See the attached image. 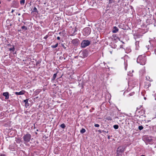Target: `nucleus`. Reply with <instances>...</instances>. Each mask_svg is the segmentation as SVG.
Masks as SVG:
<instances>
[{
  "label": "nucleus",
  "instance_id": "f257e3e1",
  "mask_svg": "<svg viewBox=\"0 0 156 156\" xmlns=\"http://www.w3.org/2000/svg\"><path fill=\"white\" fill-rule=\"evenodd\" d=\"M146 56L145 55H140L137 58V62L140 63L141 65H144L146 62Z\"/></svg>",
  "mask_w": 156,
  "mask_h": 156
},
{
  "label": "nucleus",
  "instance_id": "f03ea898",
  "mask_svg": "<svg viewBox=\"0 0 156 156\" xmlns=\"http://www.w3.org/2000/svg\"><path fill=\"white\" fill-rule=\"evenodd\" d=\"M31 136L30 134H27L25 135L23 138L24 141V144L27 143L29 142L30 140Z\"/></svg>",
  "mask_w": 156,
  "mask_h": 156
},
{
  "label": "nucleus",
  "instance_id": "7ed1b4c3",
  "mask_svg": "<svg viewBox=\"0 0 156 156\" xmlns=\"http://www.w3.org/2000/svg\"><path fill=\"white\" fill-rule=\"evenodd\" d=\"M83 34L87 36L90 34L91 32V29L89 27H87L83 30Z\"/></svg>",
  "mask_w": 156,
  "mask_h": 156
},
{
  "label": "nucleus",
  "instance_id": "20e7f679",
  "mask_svg": "<svg viewBox=\"0 0 156 156\" xmlns=\"http://www.w3.org/2000/svg\"><path fill=\"white\" fill-rule=\"evenodd\" d=\"M90 44V42L88 40H83L81 43V46L82 48H85L88 46Z\"/></svg>",
  "mask_w": 156,
  "mask_h": 156
},
{
  "label": "nucleus",
  "instance_id": "39448f33",
  "mask_svg": "<svg viewBox=\"0 0 156 156\" xmlns=\"http://www.w3.org/2000/svg\"><path fill=\"white\" fill-rule=\"evenodd\" d=\"M125 148L123 146H120L117 149V151L119 153H122L124 152Z\"/></svg>",
  "mask_w": 156,
  "mask_h": 156
},
{
  "label": "nucleus",
  "instance_id": "423d86ee",
  "mask_svg": "<svg viewBox=\"0 0 156 156\" xmlns=\"http://www.w3.org/2000/svg\"><path fill=\"white\" fill-rule=\"evenodd\" d=\"M79 40L77 39H75L72 40V43L75 45H77L78 44Z\"/></svg>",
  "mask_w": 156,
  "mask_h": 156
},
{
  "label": "nucleus",
  "instance_id": "0eeeda50",
  "mask_svg": "<svg viewBox=\"0 0 156 156\" xmlns=\"http://www.w3.org/2000/svg\"><path fill=\"white\" fill-rule=\"evenodd\" d=\"M25 91L23 90H22L20 91V92H16L15 94L16 95H21L25 93Z\"/></svg>",
  "mask_w": 156,
  "mask_h": 156
},
{
  "label": "nucleus",
  "instance_id": "6e6552de",
  "mask_svg": "<svg viewBox=\"0 0 156 156\" xmlns=\"http://www.w3.org/2000/svg\"><path fill=\"white\" fill-rule=\"evenodd\" d=\"M3 95L5 97V99H8L9 98V94L8 92H4L3 94Z\"/></svg>",
  "mask_w": 156,
  "mask_h": 156
},
{
  "label": "nucleus",
  "instance_id": "1a4fd4ad",
  "mask_svg": "<svg viewBox=\"0 0 156 156\" xmlns=\"http://www.w3.org/2000/svg\"><path fill=\"white\" fill-rule=\"evenodd\" d=\"M119 31V29L116 27H114L113 28L112 32L113 33H116Z\"/></svg>",
  "mask_w": 156,
  "mask_h": 156
},
{
  "label": "nucleus",
  "instance_id": "9d476101",
  "mask_svg": "<svg viewBox=\"0 0 156 156\" xmlns=\"http://www.w3.org/2000/svg\"><path fill=\"white\" fill-rule=\"evenodd\" d=\"M29 99H26L23 101L25 103V106L26 107H27L29 106V104L28 103Z\"/></svg>",
  "mask_w": 156,
  "mask_h": 156
},
{
  "label": "nucleus",
  "instance_id": "9b49d317",
  "mask_svg": "<svg viewBox=\"0 0 156 156\" xmlns=\"http://www.w3.org/2000/svg\"><path fill=\"white\" fill-rule=\"evenodd\" d=\"M80 53L83 55V57L85 58L87 57V54L86 53V52L84 51H82L80 52Z\"/></svg>",
  "mask_w": 156,
  "mask_h": 156
},
{
  "label": "nucleus",
  "instance_id": "f8f14e48",
  "mask_svg": "<svg viewBox=\"0 0 156 156\" xmlns=\"http://www.w3.org/2000/svg\"><path fill=\"white\" fill-rule=\"evenodd\" d=\"M146 79L147 80V82H150L152 81H153V80L152 78H151L149 76H147L146 77Z\"/></svg>",
  "mask_w": 156,
  "mask_h": 156
},
{
  "label": "nucleus",
  "instance_id": "ddd939ff",
  "mask_svg": "<svg viewBox=\"0 0 156 156\" xmlns=\"http://www.w3.org/2000/svg\"><path fill=\"white\" fill-rule=\"evenodd\" d=\"M151 84L149 82H146L145 83V86L146 87H149L150 86Z\"/></svg>",
  "mask_w": 156,
  "mask_h": 156
},
{
  "label": "nucleus",
  "instance_id": "4468645a",
  "mask_svg": "<svg viewBox=\"0 0 156 156\" xmlns=\"http://www.w3.org/2000/svg\"><path fill=\"white\" fill-rule=\"evenodd\" d=\"M58 45V43H57L55 45H52L51 46V47L52 48H56Z\"/></svg>",
  "mask_w": 156,
  "mask_h": 156
},
{
  "label": "nucleus",
  "instance_id": "2eb2a0df",
  "mask_svg": "<svg viewBox=\"0 0 156 156\" xmlns=\"http://www.w3.org/2000/svg\"><path fill=\"white\" fill-rule=\"evenodd\" d=\"M21 28L22 30H26L27 29V27L25 26H22L21 27Z\"/></svg>",
  "mask_w": 156,
  "mask_h": 156
},
{
  "label": "nucleus",
  "instance_id": "dca6fc26",
  "mask_svg": "<svg viewBox=\"0 0 156 156\" xmlns=\"http://www.w3.org/2000/svg\"><path fill=\"white\" fill-rule=\"evenodd\" d=\"M25 0H21L20 1V4L21 5H23L24 4Z\"/></svg>",
  "mask_w": 156,
  "mask_h": 156
},
{
  "label": "nucleus",
  "instance_id": "f3484780",
  "mask_svg": "<svg viewBox=\"0 0 156 156\" xmlns=\"http://www.w3.org/2000/svg\"><path fill=\"white\" fill-rule=\"evenodd\" d=\"M15 50V48L14 46H13V47L11 48H9V51H12L13 52H14Z\"/></svg>",
  "mask_w": 156,
  "mask_h": 156
},
{
  "label": "nucleus",
  "instance_id": "a211bd4d",
  "mask_svg": "<svg viewBox=\"0 0 156 156\" xmlns=\"http://www.w3.org/2000/svg\"><path fill=\"white\" fill-rule=\"evenodd\" d=\"M86 132V130L84 129L83 128L80 130V132L82 133H83Z\"/></svg>",
  "mask_w": 156,
  "mask_h": 156
},
{
  "label": "nucleus",
  "instance_id": "6ab92c4d",
  "mask_svg": "<svg viewBox=\"0 0 156 156\" xmlns=\"http://www.w3.org/2000/svg\"><path fill=\"white\" fill-rule=\"evenodd\" d=\"M57 76V73H55L54 74V75L53 76L52 80H54L55 78H56Z\"/></svg>",
  "mask_w": 156,
  "mask_h": 156
},
{
  "label": "nucleus",
  "instance_id": "aec40b11",
  "mask_svg": "<svg viewBox=\"0 0 156 156\" xmlns=\"http://www.w3.org/2000/svg\"><path fill=\"white\" fill-rule=\"evenodd\" d=\"M113 127L115 129H117L119 128V126L117 125H115L113 126Z\"/></svg>",
  "mask_w": 156,
  "mask_h": 156
},
{
  "label": "nucleus",
  "instance_id": "412c9836",
  "mask_svg": "<svg viewBox=\"0 0 156 156\" xmlns=\"http://www.w3.org/2000/svg\"><path fill=\"white\" fill-rule=\"evenodd\" d=\"M60 126L61 128H63V129L65 128V127H66V126L64 123H63V124H62L60 125Z\"/></svg>",
  "mask_w": 156,
  "mask_h": 156
},
{
  "label": "nucleus",
  "instance_id": "4be33fe9",
  "mask_svg": "<svg viewBox=\"0 0 156 156\" xmlns=\"http://www.w3.org/2000/svg\"><path fill=\"white\" fill-rule=\"evenodd\" d=\"M144 127L142 126H139L138 127V129L141 130L143 129Z\"/></svg>",
  "mask_w": 156,
  "mask_h": 156
},
{
  "label": "nucleus",
  "instance_id": "5701e85b",
  "mask_svg": "<svg viewBox=\"0 0 156 156\" xmlns=\"http://www.w3.org/2000/svg\"><path fill=\"white\" fill-rule=\"evenodd\" d=\"M33 12H37V8L35 7L33 9Z\"/></svg>",
  "mask_w": 156,
  "mask_h": 156
},
{
  "label": "nucleus",
  "instance_id": "b1692460",
  "mask_svg": "<svg viewBox=\"0 0 156 156\" xmlns=\"http://www.w3.org/2000/svg\"><path fill=\"white\" fill-rule=\"evenodd\" d=\"M48 35L45 36L44 38V39H46L48 37Z\"/></svg>",
  "mask_w": 156,
  "mask_h": 156
},
{
  "label": "nucleus",
  "instance_id": "393cba45",
  "mask_svg": "<svg viewBox=\"0 0 156 156\" xmlns=\"http://www.w3.org/2000/svg\"><path fill=\"white\" fill-rule=\"evenodd\" d=\"M94 126L96 127H98L99 126V125L98 124H95Z\"/></svg>",
  "mask_w": 156,
  "mask_h": 156
},
{
  "label": "nucleus",
  "instance_id": "a878e982",
  "mask_svg": "<svg viewBox=\"0 0 156 156\" xmlns=\"http://www.w3.org/2000/svg\"><path fill=\"white\" fill-rule=\"evenodd\" d=\"M116 156H122V154H119L118 153L117 154Z\"/></svg>",
  "mask_w": 156,
  "mask_h": 156
},
{
  "label": "nucleus",
  "instance_id": "bb28decb",
  "mask_svg": "<svg viewBox=\"0 0 156 156\" xmlns=\"http://www.w3.org/2000/svg\"><path fill=\"white\" fill-rule=\"evenodd\" d=\"M40 62L39 61H37L36 62V66H37L38 64H39L40 63Z\"/></svg>",
  "mask_w": 156,
  "mask_h": 156
},
{
  "label": "nucleus",
  "instance_id": "cd10ccee",
  "mask_svg": "<svg viewBox=\"0 0 156 156\" xmlns=\"http://www.w3.org/2000/svg\"><path fill=\"white\" fill-rule=\"evenodd\" d=\"M149 45H148V46H146V47L147 48V49L148 50L149 48Z\"/></svg>",
  "mask_w": 156,
  "mask_h": 156
},
{
  "label": "nucleus",
  "instance_id": "c85d7f7f",
  "mask_svg": "<svg viewBox=\"0 0 156 156\" xmlns=\"http://www.w3.org/2000/svg\"><path fill=\"white\" fill-rule=\"evenodd\" d=\"M0 156H5V155L4 154H1L0 155Z\"/></svg>",
  "mask_w": 156,
  "mask_h": 156
},
{
  "label": "nucleus",
  "instance_id": "c756f323",
  "mask_svg": "<svg viewBox=\"0 0 156 156\" xmlns=\"http://www.w3.org/2000/svg\"><path fill=\"white\" fill-rule=\"evenodd\" d=\"M60 39V38L59 37H57V39L58 40H59Z\"/></svg>",
  "mask_w": 156,
  "mask_h": 156
},
{
  "label": "nucleus",
  "instance_id": "7c9ffc66",
  "mask_svg": "<svg viewBox=\"0 0 156 156\" xmlns=\"http://www.w3.org/2000/svg\"><path fill=\"white\" fill-rule=\"evenodd\" d=\"M76 31H77V30L76 29V28L75 29V30H74L73 32L75 33V32H76Z\"/></svg>",
  "mask_w": 156,
  "mask_h": 156
},
{
  "label": "nucleus",
  "instance_id": "2f4dec72",
  "mask_svg": "<svg viewBox=\"0 0 156 156\" xmlns=\"http://www.w3.org/2000/svg\"><path fill=\"white\" fill-rule=\"evenodd\" d=\"M110 136L109 135H108V139H110Z\"/></svg>",
  "mask_w": 156,
  "mask_h": 156
},
{
  "label": "nucleus",
  "instance_id": "473e14b6",
  "mask_svg": "<svg viewBox=\"0 0 156 156\" xmlns=\"http://www.w3.org/2000/svg\"><path fill=\"white\" fill-rule=\"evenodd\" d=\"M14 10L13 9H12L11 11V12L13 13L14 12Z\"/></svg>",
  "mask_w": 156,
  "mask_h": 156
},
{
  "label": "nucleus",
  "instance_id": "72a5a7b5",
  "mask_svg": "<svg viewBox=\"0 0 156 156\" xmlns=\"http://www.w3.org/2000/svg\"><path fill=\"white\" fill-rule=\"evenodd\" d=\"M62 46L63 47V48H64L65 49L66 48V47H65L64 45H63Z\"/></svg>",
  "mask_w": 156,
  "mask_h": 156
},
{
  "label": "nucleus",
  "instance_id": "f704fd0d",
  "mask_svg": "<svg viewBox=\"0 0 156 156\" xmlns=\"http://www.w3.org/2000/svg\"><path fill=\"white\" fill-rule=\"evenodd\" d=\"M98 131H99L100 133H101V130H98Z\"/></svg>",
  "mask_w": 156,
  "mask_h": 156
},
{
  "label": "nucleus",
  "instance_id": "c9c22d12",
  "mask_svg": "<svg viewBox=\"0 0 156 156\" xmlns=\"http://www.w3.org/2000/svg\"><path fill=\"white\" fill-rule=\"evenodd\" d=\"M137 43H139V42H138V41H136V44H137Z\"/></svg>",
  "mask_w": 156,
  "mask_h": 156
},
{
  "label": "nucleus",
  "instance_id": "e433bc0d",
  "mask_svg": "<svg viewBox=\"0 0 156 156\" xmlns=\"http://www.w3.org/2000/svg\"><path fill=\"white\" fill-rule=\"evenodd\" d=\"M18 16H20V13H19L18 14Z\"/></svg>",
  "mask_w": 156,
  "mask_h": 156
},
{
  "label": "nucleus",
  "instance_id": "4c0bfd02",
  "mask_svg": "<svg viewBox=\"0 0 156 156\" xmlns=\"http://www.w3.org/2000/svg\"><path fill=\"white\" fill-rule=\"evenodd\" d=\"M8 45H9V46H11V44H8Z\"/></svg>",
  "mask_w": 156,
  "mask_h": 156
},
{
  "label": "nucleus",
  "instance_id": "58836bf2",
  "mask_svg": "<svg viewBox=\"0 0 156 156\" xmlns=\"http://www.w3.org/2000/svg\"><path fill=\"white\" fill-rule=\"evenodd\" d=\"M129 95L130 96H131V94H129Z\"/></svg>",
  "mask_w": 156,
  "mask_h": 156
},
{
  "label": "nucleus",
  "instance_id": "ea45409f",
  "mask_svg": "<svg viewBox=\"0 0 156 156\" xmlns=\"http://www.w3.org/2000/svg\"><path fill=\"white\" fill-rule=\"evenodd\" d=\"M144 99H146V98L144 97Z\"/></svg>",
  "mask_w": 156,
  "mask_h": 156
},
{
  "label": "nucleus",
  "instance_id": "a19ab883",
  "mask_svg": "<svg viewBox=\"0 0 156 156\" xmlns=\"http://www.w3.org/2000/svg\"><path fill=\"white\" fill-rule=\"evenodd\" d=\"M125 69L126 70V67H125Z\"/></svg>",
  "mask_w": 156,
  "mask_h": 156
},
{
  "label": "nucleus",
  "instance_id": "79ce46f5",
  "mask_svg": "<svg viewBox=\"0 0 156 156\" xmlns=\"http://www.w3.org/2000/svg\"><path fill=\"white\" fill-rule=\"evenodd\" d=\"M1 1H0V4H1Z\"/></svg>",
  "mask_w": 156,
  "mask_h": 156
},
{
  "label": "nucleus",
  "instance_id": "37998d69",
  "mask_svg": "<svg viewBox=\"0 0 156 156\" xmlns=\"http://www.w3.org/2000/svg\"><path fill=\"white\" fill-rule=\"evenodd\" d=\"M108 131L106 132V133H108Z\"/></svg>",
  "mask_w": 156,
  "mask_h": 156
}]
</instances>
